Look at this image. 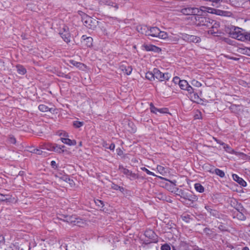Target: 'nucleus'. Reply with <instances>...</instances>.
Instances as JSON below:
<instances>
[{
    "instance_id": "1",
    "label": "nucleus",
    "mask_w": 250,
    "mask_h": 250,
    "mask_svg": "<svg viewBox=\"0 0 250 250\" xmlns=\"http://www.w3.org/2000/svg\"><path fill=\"white\" fill-rule=\"evenodd\" d=\"M196 24L198 26H205L209 29L208 31V34L218 36L216 34L220 33L219 28L220 23L215 20L208 17L197 16L195 17Z\"/></svg>"
},
{
    "instance_id": "2",
    "label": "nucleus",
    "mask_w": 250,
    "mask_h": 250,
    "mask_svg": "<svg viewBox=\"0 0 250 250\" xmlns=\"http://www.w3.org/2000/svg\"><path fill=\"white\" fill-rule=\"evenodd\" d=\"M169 182H170L172 185L170 189H175L174 190V192L177 195L180 196L181 198H183L186 201L189 202V203H187V204L190 205L191 204H192L197 201V197L194 195L191 191L188 190L185 191L175 188L176 182L175 180L174 181H171L169 180ZM174 190H172V192Z\"/></svg>"
},
{
    "instance_id": "3",
    "label": "nucleus",
    "mask_w": 250,
    "mask_h": 250,
    "mask_svg": "<svg viewBox=\"0 0 250 250\" xmlns=\"http://www.w3.org/2000/svg\"><path fill=\"white\" fill-rule=\"evenodd\" d=\"M230 36L241 41H250V33H243L241 28L234 27L233 29H231L229 32Z\"/></svg>"
},
{
    "instance_id": "4",
    "label": "nucleus",
    "mask_w": 250,
    "mask_h": 250,
    "mask_svg": "<svg viewBox=\"0 0 250 250\" xmlns=\"http://www.w3.org/2000/svg\"><path fill=\"white\" fill-rule=\"evenodd\" d=\"M79 13L82 16V20L84 25L89 29L94 30L98 25V21L82 12L79 11Z\"/></svg>"
},
{
    "instance_id": "5",
    "label": "nucleus",
    "mask_w": 250,
    "mask_h": 250,
    "mask_svg": "<svg viewBox=\"0 0 250 250\" xmlns=\"http://www.w3.org/2000/svg\"><path fill=\"white\" fill-rule=\"evenodd\" d=\"M153 75H154L155 78L160 81L168 80L170 77L168 73H162L157 68L153 69Z\"/></svg>"
},
{
    "instance_id": "6",
    "label": "nucleus",
    "mask_w": 250,
    "mask_h": 250,
    "mask_svg": "<svg viewBox=\"0 0 250 250\" xmlns=\"http://www.w3.org/2000/svg\"><path fill=\"white\" fill-rule=\"evenodd\" d=\"M144 28L145 31V35L146 36H151L154 37H157L159 34V29L157 27H152L149 28L146 26H144L141 27V29Z\"/></svg>"
},
{
    "instance_id": "7",
    "label": "nucleus",
    "mask_w": 250,
    "mask_h": 250,
    "mask_svg": "<svg viewBox=\"0 0 250 250\" xmlns=\"http://www.w3.org/2000/svg\"><path fill=\"white\" fill-rule=\"evenodd\" d=\"M145 235L149 239L148 243H157L158 241L157 235L154 231L151 229L146 230L145 232Z\"/></svg>"
},
{
    "instance_id": "8",
    "label": "nucleus",
    "mask_w": 250,
    "mask_h": 250,
    "mask_svg": "<svg viewBox=\"0 0 250 250\" xmlns=\"http://www.w3.org/2000/svg\"><path fill=\"white\" fill-rule=\"evenodd\" d=\"M182 39L187 42L194 43H197L201 42V39L199 37L190 35L187 34H182Z\"/></svg>"
},
{
    "instance_id": "9",
    "label": "nucleus",
    "mask_w": 250,
    "mask_h": 250,
    "mask_svg": "<svg viewBox=\"0 0 250 250\" xmlns=\"http://www.w3.org/2000/svg\"><path fill=\"white\" fill-rule=\"evenodd\" d=\"M63 31H61L60 34L64 42L68 43L70 42V34L68 31V28L64 26L62 28Z\"/></svg>"
},
{
    "instance_id": "10",
    "label": "nucleus",
    "mask_w": 250,
    "mask_h": 250,
    "mask_svg": "<svg viewBox=\"0 0 250 250\" xmlns=\"http://www.w3.org/2000/svg\"><path fill=\"white\" fill-rule=\"evenodd\" d=\"M119 169L121 172L124 173L126 176H130V179H135L138 178L137 175L135 173L132 172L131 171L125 168L123 166H120L119 167Z\"/></svg>"
},
{
    "instance_id": "11",
    "label": "nucleus",
    "mask_w": 250,
    "mask_h": 250,
    "mask_svg": "<svg viewBox=\"0 0 250 250\" xmlns=\"http://www.w3.org/2000/svg\"><path fill=\"white\" fill-rule=\"evenodd\" d=\"M205 208L210 213V215L216 218L220 217L219 212L217 210L212 208L210 206L206 205Z\"/></svg>"
},
{
    "instance_id": "12",
    "label": "nucleus",
    "mask_w": 250,
    "mask_h": 250,
    "mask_svg": "<svg viewBox=\"0 0 250 250\" xmlns=\"http://www.w3.org/2000/svg\"><path fill=\"white\" fill-rule=\"evenodd\" d=\"M83 43L86 47H91L92 45L93 39L90 37H86L85 35H83L82 37Z\"/></svg>"
},
{
    "instance_id": "13",
    "label": "nucleus",
    "mask_w": 250,
    "mask_h": 250,
    "mask_svg": "<svg viewBox=\"0 0 250 250\" xmlns=\"http://www.w3.org/2000/svg\"><path fill=\"white\" fill-rule=\"evenodd\" d=\"M120 69L125 74L128 75H130L132 71V68L131 66L125 65L124 64H121L120 66Z\"/></svg>"
},
{
    "instance_id": "14",
    "label": "nucleus",
    "mask_w": 250,
    "mask_h": 250,
    "mask_svg": "<svg viewBox=\"0 0 250 250\" xmlns=\"http://www.w3.org/2000/svg\"><path fill=\"white\" fill-rule=\"evenodd\" d=\"M233 179L234 181H236L241 186L246 187L247 185L246 182L242 178L239 177L237 175L233 174L232 175Z\"/></svg>"
},
{
    "instance_id": "15",
    "label": "nucleus",
    "mask_w": 250,
    "mask_h": 250,
    "mask_svg": "<svg viewBox=\"0 0 250 250\" xmlns=\"http://www.w3.org/2000/svg\"><path fill=\"white\" fill-rule=\"evenodd\" d=\"M65 221L69 223L73 224L75 225H78L79 221L75 216H67L65 217Z\"/></svg>"
},
{
    "instance_id": "16",
    "label": "nucleus",
    "mask_w": 250,
    "mask_h": 250,
    "mask_svg": "<svg viewBox=\"0 0 250 250\" xmlns=\"http://www.w3.org/2000/svg\"><path fill=\"white\" fill-rule=\"evenodd\" d=\"M62 142L69 146H75L76 145V142L75 140H70L67 138H61Z\"/></svg>"
},
{
    "instance_id": "17",
    "label": "nucleus",
    "mask_w": 250,
    "mask_h": 250,
    "mask_svg": "<svg viewBox=\"0 0 250 250\" xmlns=\"http://www.w3.org/2000/svg\"><path fill=\"white\" fill-rule=\"evenodd\" d=\"M203 11H205V10L202 7H201V9H199L197 8L192 7L191 12L192 13V15L200 16Z\"/></svg>"
},
{
    "instance_id": "18",
    "label": "nucleus",
    "mask_w": 250,
    "mask_h": 250,
    "mask_svg": "<svg viewBox=\"0 0 250 250\" xmlns=\"http://www.w3.org/2000/svg\"><path fill=\"white\" fill-rule=\"evenodd\" d=\"M210 172L213 173H215L216 175L219 176L221 178H223L225 176L224 172L218 168H215L212 171L210 170Z\"/></svg>"
},
{
    "instance_id": "19",
    "label": "nucleus",
    "mask_w": 250,
    "mask_h": 250,
    "mask_svg": "<svg viewBox=\"0 0 250 250\" xmlns=\"http://www.w3.org/2000/svg\"><path fill=\"white\" fill-rule=\"evenodd\" d=\"M216 12L215 14L217 15L223 16H229L230 13L228 11H225L221 10L219 9H217V11H215Z\"/></svg>"
},
{
    "instance_id": "20",
    "label": "nucleus",
    "mask_w": 250,
    "mask_h": 250,
    "mask_svg": "<svg viewBox=\"0 0 250 250\" xmlns=\"http://www.w3.org/2000/svg\"><path fill=\"white\" fill-rule=\"evenodd\" d=\"M192 8L191 7H187L183 8L181 9V12L184 15H191L192 14Z\"/></svg>"
},
{
    "instance_id": "21",
    "label": "nucleus",
    "mask_w": 250,
    "mask_h": 250,
    "mask_svg": "<svg viewBox=\"0 0 250 250\" xmlns=\"http://www.w3.org/2000/svg\"><path fill=\"white\" fill-rule=\"evenodd\" d=\"M103 2L105 4V5H109V6H113L114 7H115L116 8V9H118V5L116 3H115L113 2H112L110 0H104V1H103Z\"/></svg>"
},
{
    "instance_id": "22",
    "label": "nucleus",
    "mask_w": 250,
    "mask_h": 250,
    "mask_svg": "<svg viewBox=\"0 0 250 250\" xmlns=\"http://www.w3.org/2000/svg\"><path fill=\"white\" fill-rule=\"evenodd\" d=\"M194 188L196 190L200 193H202L204 191V188L199 183H196L194 185Z\"/></svg>"
},
{
    "instance_id": "23",
    "label": "nucleus",
    "mask_w": 250,
    "mask_h": 250,
    "mask_svg": "<svg viewBox=\"0 0 250 250\" xmlns=\"http://www.w3.org/2000/svg\"><path fill=\"white\" fill-rule=\"evenodd\" d=\"M54 151L61 153L63 152V150L62 149V148L64 147V146H58L57 144H54Z\"/></svg>"
},
{
    "instance_id": "24",
    "label": "nucleus",
    "mask_w": 250,
    "mask_h": 250,
    "mask_svg": "<svg viewBox=\"0 0 250 250\" xmlns=\"http://www.w3.org/2000/svg\"><path fill=\"white\" fill-rule=\"evenodd\" d=\"M188 84V83L187 81L183 80L179 82V85L182 89L185 90L186 88H187Z\"/></svg>"
},
{
    "instance_id": "25",
    "label": "nucleus",
    "mask_w": 250,
    "mask_h": 250,
    "mask_svg": "<svg viewBox=\"0 0 250 250\" xmlns=\"http://www.w3.org/2000/svg\"><path fill=\"white\" fill-rule=\"evenodd\" d=\"M203 231L209 237H212L214 235V231L208 228H205Z\"/></svg>"
},
{
    "instance_id": "26",
    "label": "nucleus",
    "mask_w": 250,
    "mask_h": 250,
    "mask_svg": "<svg viewBox=\"0 0 250 250\" xmlns=\"http://www.w3.org/2000/svg\"><path fill=\"white\" fill-rule=\"evenodd\" d=\"M39 109L42 112H46L48 111H51V108H49L45 104L39 105Z\"/></svg>"
},
{
    "instance_id": "27",
    "label": "nucleus",
    "mask_w": 250,
    "mask_h": 250,
    "mask_svg": "<svg viewBox=\"0 0 250 250\" xmlns=\"http://www.w3.org/2000/svg\"><path fill=\"white\" fill-rule=\"evenodd\" d=\"M17 68L18 72L20 74L23 75L26 72V69L21 65H17Z\"/></svg>"
},
{
    "instance_id": "28",
    "label": "nucleus",
    "mask_w": 250,
    "mask_h": 250,
    "mask_svg": "<svg viewBox=\"0 0 250 250\" xmlns=\"http://www.w3.org/2000/svg\"><path fill=\"white\" fill-rule=\"evenodd\" d=\"M167 37H168V36L166 32H164V31H161L159 30V34L157 36L158 38H159L160 39H165L167 38Z\"/></svg>"
},
{
    "instance_id": "29",
    "label": "nucleus",
    "mask_w": 250,
    "mask_h": 250,
    "mask_svg": "<svg viewBox=\"0 0 250 250\" xmlns=\"http://www.w3.org/2000/svg\"><path fill=\"white\" fill-rule=\"evenodd\" d=\"M144 47L146 51H155L158 48L153 45H145Z\"/></svg>"
},
{
    "instance_id": "30",
    "label": "nucleus",
    "mask_w": 250,
    "mask_h": 250,
    "mask_svg": "<svg viewBox=\"0 0 250 250\" xmlns=\"http://www.w3.org/2000/svg\"><path fill=\"white\" fill-rule=\"evenodd\" d=\"M70 63L73 65L74 66H76L77 67L82 68V66H84V64L83 63H82L81 62H77L74 60H70L69 61Z\"/></svg>"
},
{
    "instance_id": "31",
    "label": "nucleus",
    "mask_w": 250,
    "mask_h": 250,
    "mask_svg": "<svg viewBox=\"0 0 250 250\" xmlns=\"http://www.w3.org/2000/svg\"><path fill=\"white\" fill-rule=\"evenodd\" d=\"M111 188L115 190H119L121 192H123L124 191V188L123 187H121L120 186H119L118 185L115 184L114 183H112L111 185Z\"/></svg>"
},
{
    "instance_id": "32",
    "label": "nucleus",
    "mask_w": 250,
    "mask_h": 250,
    "mask_svg": "<svg viewBox=\"0 0 250 250\" xmlns=\"http://www.w3.org/2000/svg\"><path fill=\"white\" fill-rule=\"evenodd\" d=\"M202 8L205 10V11H207V12H208L209 13H211V14H215V13L216 12H215V11H217L216 9H214V8H212L206 7H204V6H203Z\"/></svg>"
},
{
    "instance_id": "33",
    "label": "nucleus",
    "mask_w": 250,
    "mask_h": 250,
    "mask_svg": "<svg viewBox=\"0 0 250 250\" xmlns=\"http://www.w3.org/2000/svg\"><path fill=\"white\" fill-rule=\"evenodd\" d=\"M54 144H47L44 146L43 148L50 151H54Z\"/></svg>"
},
{
    "instance_id": "34",
    "label": "nucleus",
    "mask_w": 250,
    "mask_h": 250,
    "mask_svg": "<svg viewBox=\"0 0 250 250\" xmlns=\"http://www.w3.org/2000/svg\"><path fill=\"white\" fill-rule=\"evenodd\" d=\"M236 209L241 213L242 214L243 212L245 210V209L241 205V204H238L236 205Z\"/></svg>"
},
{
    "instance_id": "35",
    "label": "nucleus",
    "mask_w": 250,
    "mask_h": 250,
    "mask_svg": "<svg viewBox=\"0 0 250 250\" xmlns=\"http://www.w3.org/2000/svg\"><path fill=\"white\" fill-rule=\"evenodd\" d=\"M83 122H80L78 121H75L73 122V125L74 127L76 128H79L83 126Z\"/></svg>"
},
{
    "instance_id": "36",
    "label": "nucleus",
    "mask_w": 250,
    "mask_h": 250,
    "mask_svg": "<svg viewBox=\"0 0 250 250\" xmlns=\"http://www.w3.org/2000/svg\"><path fill=\"white\" fill-rule=\"evenodd\" d=\"M146 77L147 79L149 80H152V79H154L155 78L154 75H153V72H147L146 74Z\"/></svg>"
},
{
    "instance_id": "37",
    "label": "nucleus",
    "mask_w": 250,
    "mask_h": 250,
    "mask_svg": "<svg viewBox=\"0 0 250 250\" xmlns=\"http://www.w3.org/2000/svg\"><path fill=\"white\" fill-rule=\"evenodd\" d=\"M191 83L194 86H196L197 87H199L201 86V85H202V84L201 83H200L199 82H198L197 80H194V79L192 80Z\"/></svg>"
},
{
    "instance_id": "38",
    "label": "nucleus",
    "mask_w": 250,
    "mask_h": 250,
    "mask_svg": "<svg viewBox=\"0 0 250 250\" xmlns=\"http://www.w3.org/2000/svg\"><path fill=\"white\" fill-rule=\"evenodd\" d=\"M171 248L170 246L167 244H164L162 245L161 250H170Z\"/></svg>"
},
{
    "instance_id": "39",
    "label": "nucleus",
    "mask_w": 250,
    "mask_h": 250,
    "mask_svg": "<svg viewBox=\"0 0 250 250\" xmlns=\"http://www.w3.org/2000/svg\"><path fill=\"white\" fill-rule=\"evenodd\" d=\"M150 109L151 112L154 113H156L157 111L158 110V109L155 107L152 103L150 104Z\"/></svg>"
},
{
    "instance_id": "40",
    "label": "nucleus",
    "mask_w": 250,
    "mask_h": 250,
    "mask_svg": "<svg viewBox=\"0 0 250 250\" xmlns=\"http://www.w3.org/2000/svg\"><path fill=\"white\" fill-rule=\"evenodd\" d=\"M141 169L142 170L145 171L148 175H152V176H155V175L154 174V173L151 172L150 171H149L148 169H147L145 167H141Z\"/></svg>"
},
{
    "instance_id": "41",
    "label": "nucleus",
    "mask_w": 250,
    "mask_h": 250,
    "mask_svg": "<svg viewBox=\"0 0 250 250\" xmlns=\"http://www.w3.org/2000/svg\"><path fill=\"white\" fill-rule=\"evenodd\" d=\"M8 195L0 193V201H5L9 199Z\"/></svg>"
},
{
    "instance_id": "42",
    "label": "nucleus",
    "mask_w": 250,
    "mask_h": 250,
    "mask_svg": "<svg viewBox=\"0 0 250 250\" xmlns=\"http://www.w3.org/2000/svg\"><path fill=\"white\" fill-rule=\"evenodd\" d=\"M185 90H187L189 94H191L194 92L193 88L189 85V84H188L187 88H186Z\"/></svg>"
},
{
    "instance_id": "43",
    "label": "nucleus",
    "mask_w": 250,
    "mask_h": 250,
    "mask_svg": "<svg viewBox=\"0 0 250 250\" xmlns=\"http://www.w3.org/2000/svg\"><path fill=\"white\" fill-rule=\"evenodd\" d=\"M61 179H62L63 181L69 183L70 184H72V182H73V181L70 180V179L68 178L67 176H64L61 177Z\"/></svg>"
},
{
    "instance_id": "44",
    "label": "nucleus",
    "mask_w": 250,
    "mask_h": 250,
    "mask_svg": "<svg viewBox=\"0 0 250 250\" xmlns=\"http://www.w3.org/2000/svg\"><path fill=\"white\" fill-rule=\"evenodd\" d=\"M9 142L11 144H16V138L14 136H10L9 137Z\"/></svg>"
},
{
    "instance_id": "45",
    "label": "nucleus",
    "mask_w": 250,
    "mask_h": 250,
    "mask_svg": "<svg viewBox=\"0 0 250 250\" xmlns=\"http://www.w3.org/2000/svg\"><path fill=\"white\" fill-rule=\"evenodd\" d=\"M221 145L223 146H224V149L228 152H230L231 148L228 145L225 144L224 143H222L221 144Z\"/></svg>"
},
{
    "instance_id": "46",
    "label": "nucleus",
    "mask_w": 250,
    "mask_h": 250,
    "mask_svg": "<svg viewBox=\"0 0 250 250\" xmlns=\"http://www.w3.org/2000/svg\"><path fill=\"white\" fill-rule=\"evenodd\" d=\"M243 52L242 53L243 54L250 56V48H246L243 49Z\"/></svg>"
},
{
    "instance_id": "47",
    "label": "nucleus",
    "mask_w": 250,
    "mask_h": 250,
    "mask_svg": "<svg viewBox=\"0 0 250 250\" xmlns=\"http://www.w3.org/2000/svg\"><path fill=\"white\" fill-rule=\"evenodd\" d=\"M31 152L38 155H41L42 153V150L38 149H34L33 150L31 151Z\"/></svg>"
},
{
    "instance_id": "48",
    "label": "nucleus",
    "mask_w": 250,
    "mask_h": 250,
    "mask_svg": "<svg viewBox=\"0 0 250 250\" xmlns=\"http://www.w3.org/2000/svg\"><path fill=\"white\" fill-rule=\"evenodd\" d=\"M157 169L158 171H159L161 173L165 172L164 167L161 166H158L157 167Z\"/></svg>"
},
{
    "instance_id": "49",
    "label": "nucleus",
    "mask_w": 250,
    "mask_h": 250,
    "mask_svg": "<svg viewBox=\"0 0 250 250\" xmlns=\"http://www.w3.org/2000/svg\"><path fill=\"white\" fill-rule=\"evenodd\" d=\"M181 81V80H179V78L178 77H175L173 79V82L175 83H178V84H179V82Z\"/></svg>"
},
{
    "instance_id": "50",
    "label": "nucleus",
    "mask_w": 250,
    "mask_h": 250,
    "mask_svg": "<svg viewBox=\"0 0 250 250\" xmlns=\"http://www.w3.org/2000/svg\"><path fill=\"white\" fill-rule=\"evenodd\" d=\"M167 108H161L158 109V112L161 113H167Z\"/></svg>"
},
{
    "instance_id": "51",
    "label": "nucleus",
    "mask_w": 250,
    "mask_h": 250,
    "mask_svg": "<svg viewBox=\"0 0 250 250\" xmlns=\"http://www.w3.org/2000/svg\"><path fill=\"white\" fill-rule=\"evenodd\" d=\"M158 198L160 199V200H165V198H166V196L164 195H163L162 194H159L158 195Z\"/></svg>"
},
{
    "instance_id": "52",
    "label": "nucleus",
    "mask_w": 250,
    "mask_h": 250,
    "mask_svg": "<svg viewBox=\"0 0 250 250\" xmlns=\"http://www.w3.org/2000/svg\"><path fill=\"white\" fill-rule=\"evenodd\" d=\"M115 148V145L113 143H112L110 145V146H108V149H109L110 150H114Z\"/></svg>"
},
{
    "instance_id": "53",
    "label": "nucleus",
    "mask_w": 250,
    "mask_h": 250,
    "mask_svg": "<svg viewBox=\"0 0 250 250\" xmlns=\"http://www.w3.org/2000/svg\"><path fill=\"white\" fill-rule=\"evenodd\" d=\"M218 229L221 231H224L226 230L225 227L222 225L219 226Z\"/></svg>"
},
{
    "instance_id": "54",
    "label": "nucleus",
    "mask_w": 250,
    "mask_h": 250,
    "mask_svg": "<svg viewBox=\"0 0 250 250\" xmlns=\"http://www.w3.org/2000/svg\"><path fill=\"white\" fill-rule=\"evenodd\" d=\"M180 246H181V247H182V246L185 247L186 248H187L188 247L187 244L184 242H181Z\"/></svg>"
},
{
    "instance_id": "55",
    "label": "nucleus",
    "mask_w": 250,
    "mask_h": 250,
    "mask_svg": "<svg viewBox=\"0 0 250 250\" xmlns=\"http://www.w3.org/2000/svg\"><path fill=\"white\" fill-rule=\"evenodd\" d=\"M222 0H209V1H211L212 2H215L216 3L221 2Z\"/></svg>"
},
{
    "instance_id": "56",
    "label": "nucleus",
    "mask_w": 250,
    "mask_h": 250,
    "mask_svg": "<svg viewBox=\"0 0 250 250\" xmlns=\"http://www.w3.org/2000/svg\"><path fill=\"white\" fill-rule=\"evenodd\" d=\"M103 146L105 148H108V144L106 142L103 143Z\"/></svg>"
},
{
    "instance_id": "57",
    "label": "nucleus",
    "mask_w": 250,
    "mask_h": 250,
    "mask_svg": "<svg viewBox=\"0 0 250 250\" xmlns=\"http://www.w3.org/2000/svg\"><path fill=\"white\" fill-rule=\"evenodd\" d=\"M51 165L54 167L56 165V162L54 161H52L51 162Z\"/></svg>"
},
{
    "instance_id": "58",
    "label": "nucleus",
    "mask_w": 250,
    "mask_h": 250,
    "mask_svg": "<svg viewBox=\"0 0 250 250\" xmlns=\"http://www.w3.org/2000/svg\"><path fill=\"white\" fill-rule=\"evenodd\" d=\"M141 27H140V30H139V32H140L142 34H145V31H146V30H144V28H142V29H141Z\"/></svg>"
},
{
    "instance_id": "59",
    "label": "nucleus",
    "mask_w": 250,
    "mask_h": 250,
    "mask_svg": "<svg viewBox=\"0 0 250 250\" xmlns=\"http://www.w3.org/2000/svg\"><path fill=\"white\" fill-rule=\"evenodd\" d=\"M215 141H216V142H217L218 144H220V145H221V144H222V143H223L221 141H220V140H217V139H215Z\"/></svg>"
},
{
    "instance_id": "60",
    "label": "nucleus",
    "mask_w": 250,
    "mask_h": 250,
    "mask_svg": "<svg viewBox=\"0 0 250 250\" xmlns=\"http://www.w3.org/2000/svg\"><path fill=\"white\" fill-rule=\"evenodd\" d=\"M97 202H99L101 204L102 207H103L104 206V203H103V201L99 200H97Z\"/></svg>"
},
{
    "instance_id": "61",
    "label": "nucleus",
    "mask_w": 250,
    "mask_h": 250,
    "mask_svg": "<svg viewBox=\"0 0 250 250\" xmlns=\"http://www.w3.org/2000/svg\"><path fill=\"white\" fill-rule=\"evenodd\" d=\"M64 77L68 79H70L71 78L70 76L69 75H65Z\"/></svg>"
},
{
    "instance_id": "62",
    "label": "nucleus",
    "mask_w": 250,
    "mask_h": 250,
    "mask_svg": "<svg viewBox=\"0 0 250 250\" xmlns=\"http://www.w3.org/2000/svg\"><path fill=\"white\" fill-rule=\"evenodd\" d=\"M121 153H122V151L120 149H119V150L118 151V154L121 155Z\"/></svg>"
},
{
    "instance_id": "63",
    "label": "nucleus",
    "mask_w": 250,
    "mask_h": 250,
    "mask_svg": "<svg viewBox=\"0 0 250 250\" xmlns=\"http://www.w3.org/2000/svg\"><path fill=\"white\" fill-rule=\"evenodd\" d=\"M242 250H250L249 248L245 247L242 249Z\"/></svg>"
},
{
    "instance_id": "64",
    "label": "nucleus",
    "mask_w": 250,
    "mask_h": 250,
    "mask_svg": "<svg viewBox=\"0 0 250 250\" xmlns=\"http://www.w3.org/2000/svg\"><path fill=\"white\" fill-rule=\"evenodd\" d=\"M236 106L235 105H233L232 106H230V108L231 109H233L234 107H235Z\"/></svg>"
}]
</instances>
